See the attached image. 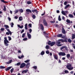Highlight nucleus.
I'll list each match as a JSON object with an SVG mask.
<instances>
[{"label":"nucleus","instance_id":"nucleus-4","mask_svg":"<svg viewBox=\"0 0 75 75\" xmlns=\"http://www.w3.org/2000/svg\"><path fill=\"white\" fill-rule=\"evenodd\" d=\"M4 27H5V29L7 30V31H8V33H9L11 35L12 33L11 31H10V30L8 29L9 28V27H8V26L7 25H4Z\"/></svg>","mask_w":75,"mask_h":75},{"label":"nucleus","instance_id":"nucleus-59","mask_svg":"<svg viewBox=\"0 0 75 75\" xmlns=\"http://www.w3.org/2000/svg\"><path fill=\"white\" fill-rule=\"evenodd\" d=\"M9 33V32H6V34H7V35H10V33Z\"/></svg>","mask_w":75,"mask_h":75},{"label":"nucleus","instance_id":"nucleus-8","mask_svg":"<svg viewBox=\"0 0 75 75\" xmlns=\"http://www.w3.org/2000/svg\"><path fill=\"white\" fill-rule=\"evenodd\" d=\"M27 35L29 39H31V35L28 32L27 33Z\"/></svg>","mask_w":75,"mask_h":75},{"label":"nucleus","instance_id":"nucleus-32","mask_svg":"<svg viewBox=\"0 0 75 75\" xmlns=\"http://www.w3.org/2000/svg\"><path fill=\"white\" fill-rule=\"evenodd\" d=\"M64 72L65 74H68V73H69V71H68L67 70H65Z\"/></svg>","mask_w":75,"mask_h":75},{"label":"nucleus","instance_id":"nucleus-51","mask_svg":"<svg viewBox=\"0 0 75 75\" xmlns=\"http://www.w3.org/2000/svg\"><path fill=\"white\" fill-rule=\"evenodd\" d=\"M64 48L66 50H67V51H68V48H67V47L65 46Z\"/></svg>","mask_w":75,"mask_h":75},{"label":"nucleus","instance_id":"nucleus-39","mask_svg":"<svg viewBox=\"0 0 75 75\" xmlns=\"http://www.w3.org/2000/svg\"><path fill=\"white\" fill-rule=\"evenodd\" d=\"M64 48H65V46H63L60 47V50H63V49H64Z\"/></svg>","mask_w":75,"mask_h":75},{"label":"nucleus","instance_id":"nucleus-61","mask_svg":"<svg viewBox=\"0 0 75 75\" xmlns=\"http://www.w3.org/2000/svg\"><path fill=\"white\" fill-rule=\"evenodd\" d=\"M45 37H46V38H48V36H46V35H45Z\"/></svg>","mask_w":75,"mask_h":75},{"label":"nucleus","instance_id":"nucleus-24","mask_svg":"<svg viewBox=\"0 0 75 75\" xmlns=\"http://www.w3.org/2000/svg\"><path fill=\"white\" fill-rule=\"evenodd\" d=\"M72 39L73 40V39H74V38H75V35L74 34H72Z\"/></svg>","mask_w":75,"mask_h":75},{"label":"nucleus","instance_id":"nucleus-13","mask_svg":"<svg viewBox=\"0 0 75 75\" xmlns=\"http://www.w3.org/2000/svg\"><path fill=\"white\" fill-rule=\"evenodd\" d=\"M30 63H27L26 65V67L27 68H29V67H30Z\"/></svg>","mask_w":75,"mask_h":75},{"label":"nucleus","instance_id":"nucleus-18","mask_svg":"<svg viewBox=\"0 0 75 75\" xmlns=\"http://www.w3.org/2000/svg\"><path fill=\"white\" fill-rule=\"evenodd\" d=\"M28 70H23L22 72V74H24V73H27V72H28Z\"/></svg>","mask_w":75,"mask_h":75},{"label":"nucleus","instance_id":"nucleus-46","mask_svg":"<svg viewBox=\"0 0 75 75\" xmlns=\"http://www.w3.org/2000/svg\"><path fill=\"white\" fill-rule=\"evenodd\" d=\"M33 68L35 69H37V66H34L33 67Z\"/></svg>","mask_w":75,"mask_h":75},{"label":"nucleus","instance_id":"nucleus-21","mask_svg":"<svg viewBox=\"0 0 75 75\" xmlns=\"http://www.w3.org/2000/svg\"><path fill=\"white\" fill-rule=\"evenodd\" d=\"M40 26L41 27V29L42 30H44V26H43V25H42V24H40Z\"/></svg>","mask_w":75,"mask_h":75},{"label":"nucleus","instance_id":"nucleus-44","mask_svg":"<svg viewBox=\"0 0 75 75\" xmlns=\"http://www.w3.org/2000/svg\"><path fill=\"white\" fill-rule=\"evenodd\" d=\"M27 3L28 4H31V1H28L27 2Z\"/></svg>","mask_w":75,"mask_h":75},{"label":"nucleus","instance_id":"nucleus-15","mask_svg":"<svg viewBox=\"0 0 75 75\" xmlns=\"http://www.w3.org/2000/svg\"><path fill=\"white\" fill-rule=\"evenodd\" d=\"M71 6H70L69 4H68V5H67L64 8L65 9H67V8H68V7H71Z\"/></svg>","mask_w":75,"mask_h":75},{"label":"nucleus","instance_id":"nucleus-22","mask_svg":"<svg viewBox=\"0 0 75 75\" xmlns=\"http://www.w3.org/2000/svg\"><path fill=\"white\" fill-rule=\"evenodd\" d=\"M24 55H23L21 56V57L20 56H18V58H19V59H21L22 58H24Z\"/></svg>","mask_w":75,"mask_h":75},{"label":"nucleus","instance_id":"nucleus-53","mask_svg":"<svg viewBox=\"0 0 75 75\" xmlns=\"http://www.w3.org/2000/svg\"><path fill=\"white\" fill-rule=\"evenodd\" d=\"M24 32V29H23L21 31V34H22V33H23V32Z\"/></svg>","mask_w":75,"mask_h":75},{"label":"nucleus","instance_id":"nucleus-12","mask_svg":"<svg viewBox=\"0 0 75 75\" xmlns=\"http://www.w3.org/2000/svg\"><path fill=\"white\" fill-rule=\"evenodd\" d=\"M62 31L63 34H65L66 33L65 30H64V28H62Z\"/></svg>","mask_w":75,"mask_h":75},{"label":"nucleus","instance_id":"nucleus-25","mask_svg":"<svg viewBox=\"0 0 75 75\" xmlns=\"http://www.w3.org/2000/svg\"><path fill=\"white\" fill-rule=\"evenodd\" d=\"M11 68V67H8L6 70V71H8V70H9V69H10Z\"/></svg>","mask_w":75,"mask_h":75},{"label":"nucleus","instance_id":"nucleus-19","mask_svg":"<svg viewBox=\"0 0 75 75\" xmlns=\"http://www.w3.org/2000/svg\"><path fill=\"white\" fill-rule=\"evenodd\" d=\"M26 12H28L29 13H31V11L30 9H27L26 10Z\"/></svg>","mask_w":75,"mask_h":75},{"label":"nucleus","instance_id":"nucleus-55","mask_svg":"<svg viewBox=\"0 0 75 75\" xmlns=\"http://www.w3.org/2000/svg\"><path fill=\"white\" fill-rule=\"evenodd\" d=\"M29 31L30 33H31V32H32V30L31 29H29Z\"/></svg>","mask_w":75,"mask_h":75},{"label":"nucleus","instance_id":"nucleus-30","mask_svg":"<svg viewBox=\"0 0 75 75\" xmlns=\"http://www.w3.org/2000/svg\"><path fill=\"white\" fill-rule=\"evenodd\" d=\"M5 68V67L3 66H0V69H4V68Z\"/></svg>","mask_w":75,"mask_h":75},{"label":"nucleus","instance_id":"nucleus-5","mask_svg":"<svg viewBox=\"0 0 75 75\" xmlns=\"http://www.w3.org/2000/svg\"><path fill=\"white\" fill-rule=\"evenodd\" d=\"M48 45H50L51 47H52L55 45V42H51V41H49V42H48Z\"/></svg>","mask_w":75,"mask_h":75},{"label":"nucleus","instance_id":"nucleus-47","mask_svg":"<svg viewBox=\"0 0 75 75\" xmlns=\"http://www.w3.org/2000/svg\"><path fill=\"white\" fill-rule=\"evenodd\" d=\"M21 64V63L18 62L17 63V65L18 66H19V65H20Z\"/></svg>","mask_w":75,"mask_h":75},{"label":"nucleus","instance_id":"nucleus-54","mask_svg":"<svg viewBox=\"0 0 75 75\" xmlns=\"http://www.w3.org/2000/svg\"><path fill=\"white\" fill-rule=\"evenodd\" d=\"M1 31H4V28H1Z\"/></svg>","mask_w":75,"mask_h":75},{"label":"nucleus","instance_id":"nucleus-33","mask_svg":"<svg viewBox=\"0 0 75 75\" xmlns=\"http://www.w3.org/2000/svg\"><path fill=\"white\" fill-rule=\"evenodd\" d=\"M25 36V33H24L22 34V38H24V37Z\"/></svg>","mask_w":75,"mask_h":75},{"label":"nucleus","instance_id":"nucleus-20","mask_svg":"<svg viewBox=\"0 0 75 75\" xmlns=\"http://www.w3.org/2000/svg\"><path fill=\"white\" fill-rule=\"evenodd\" d=\"M12 62V60H9L8 62H6V64H11Z\"/></svg>","mask_w":75,"mask_h":75},{"label":"nucleus","instance_id":"nucleus-64","mask_svg":"<svg viewBox=\"0 0 75 75\" xmlns=\"http://www.w3.org/2000/svg\"><path fill=\"white\" fill-rule=\"evenodd\" d=\"M25 30H27V26H25Z\"/></svg>","mask_w":75,"mask_h":75},{"label":"nucleus","instance_id":"nucleus-52","mask_svg":"<svg viewBox=\"0 0 75 75\" xmlns=\"http://www.w3.org/2000/svg\"><path fill=\"white\" fill-rule=\"evenodd\" d=\"M1 2H3V3H6V2L4 0H1Z\"/></svg>","mask_w":75,"mask_h":75},{"label":"nucleus","instance_id":"nucleus-49","mask_svg":"<svg viewBox=\"0 0 75 75\" xmlns=\"http://www.w3.org/2000/svg\"><path fill=\"white\" fill-rule=\"evenodd\" d=\"M67 3H68V2H67V1H65L64 3V5H66V4H67Z\"/></svg>","mask_w":75,"mask_h":75},{"label":"nucleus","instance_id":"nucleus-10","mask_svg":"<svg viewBox=\"0 0 75 75\" xmlns=\"http://www.w3.org/2000/svg\"><path fill=\"white\" fill-rule=\"evenodd\" d=\"M43 23L45 25H46V26H47V22L45 19L43 20Z\"/></svg>","mask_w":75,"mask_h":75},{"label":"nucleus","instance_id":"nucleus-2","mask_svg":"<svg viewBox=\"0 0 75 75\" xmlns=\"http://www.w3.org/2000/svg\"><path fill=\"white\" fill-rule=\"evenodd\" d=\"M4 43L5 44V45L6 46V47H7L8 46V43H10L8 41V40H7V37H5L4 38Z\"/></svg>","mask_w":75,"mask_h":75},{"label":"nucleus","instance_id":"nucleus-62","mask_svg":"<svg viewBox=\"0 0 75 75\" xmlns=\"http://www.w3.org/2000/svg\"><path fill=\"white\" fill-rule=\"evenodd\" d=\"M57 13H59V10H57Z\"/></svg>","mask_w":75,"mask_h":75},{"label":"nucleus","instance_id":"nucleus-14","mask_svg":"<svg viewBox=\"0 0 75 75\" xmlns=\"http://www.w3.org/2000/svg\"><path fill=\"white\" fill-rule=\"evenodd\" d=\"M62 14H63V15H64V16H66V13H65V11H62Z\"/></svg>","mask_w":75,"mask_h":75},{"label":"nucleus","instance_id":"nucleus-17","mask_svg":"<svg viewBox=\"0 0 75 75\" xmlns=\"http://www.w3.org/2000/svg\"><path fill=\"white\" fill-rule=\"evenodd\" d=\"M32 11L33 13H34V12H35L36 13H38V12L37 11V10H32Z\"/></svg>","mask_w":75,"mask_h":75},{"label":"nucleus","instance_id":"nucleus-6","mask_svg":"<svg viewBox=\"0 0 75 75\" xmlns=\"http://www.w3.org/2000/svg\"><path fill=\"white\" fill-rule=\"evenodd\" d=\"M26 65V64L24 63H23L21 64V65L20 66V68H24V67H25V66Z\"/></svg>","mask_w":75,"mask_h":75},{"label":"nucleus","instance_id":"nucleus-38","mask_svg":"<svg viewBox=\"0 0 75 75\" xmlns=\"http://www.w3.org/2000/svg\"><path fill=\"white\" fill-rule=\"evenodd\" d=\"M68 42H72V41L70 39H69L68 40Z\"/></svg>","mask_w":75,"mask_h":75},{"label":"nucleus","instance_id":"nucleus-36","mask_svg":"<svg viewBox=\"0 0 75 75\" xmlns=\"http://www.w3.org/2000/svg\"><path fill=\"white\" fill-rule=\"evenodd\" d=\"M29 61L30 60H27L25 61L24 62H25V63H27V62H29Z\"/></svg>","mask_w":75,"mask_h":75},{"label":"nucleus","instance_id":"nucleus-41","mask_svg":"<svg viewBox=\"0 0 75 75\" xmlns=\"http://www.w3.org/2000/svg\"><path fill=\"white\" fill-rule=\"evenodd\" d=\"M50 48V47L48 45H46V49H49Z\"/></svg>","mask_w":75,"mask_h":75},{"label":"nucleus","instance_id":"nucleus-28","mask_svg":"<svg viewBox=\"0 0 75 75\" xmlns=\"http://www.w3.org/2000/svg\"><path fill=\"white\" fill-rule=\"evenodd\" d=\"M45 54V52L44 51H42L41 53V54L42 55H44Z\"/></svg>","mask_w":75,"mask_h":75},{"label":"nucleus","instance_id":"nucleus-35","mask_svg":"<svg viewBox=\"0 0 75 75\" xmlns=\"http://www.w3.org/2000/svg\"><path fill=\"white\" fill-rule=\"evenodd\" d=\"M14 12H15L14 13V14H16V13H18V10H17L16 11H14Z\"/></svg>","mask_w":75,"mask_h":75},{"label":"nucleus","instance_id":"nucleus-29","mask_svg":"<svg viewBox=\"0 0 75 75\" xmlns=\"http://www.w3.org/2000/svg\"><path fill=\"white\" fill-rule=\"evenodd\" d=\"M70 57V54H67V58L68 59H69V58Z\"/></svg>","mask_w":75,"mask_h":75},{"label":"nucleus","instance_id":"nucleus-9","mask_svg":"<svg viewBox=\"0 0 75 75\" xmlns=\"http://www.w3.org/2000/svg\"><path fill=\"white\" fill-rule=\"evenodd\" d=\"M53 56L54 57V59H56L57 60L58 59V56L57 55L54 54Z\"/></svg>","mask_w":75,"mask_h":75},{"label":"nucleus","instance_id":"nucleus-56","mask_svg":"<svg viewBox=\"0 0 75 75\" xmlns=\"http://www.w3.org/2000/svg\"><path fill=\"white\" fill-rule=\"evenodd\" d=\"M8 20L9 21H11V18L9 17L8 18Z\"/></svg>","mask_w":75,"mask_h":75},{"label":"nucleus","instance_id":"nucleus-31","mask_svg":"<svg viewBox=\"0 0 75 75\" xmlns=\"http://www.w3.org/2000/svg\"><path fill=\"white\" fill-rule=\"evenodd\" d=\"M58 20L59 21H61V17L60 15H59L58 17Z\"/></svg>","mask_w":75,"mask_h":75},{"label":"nucleus","instance_id":"nucleus-42","mask_svg":"<svg viewBox=\"0 0 75 75\" xmlns=\"http://www.w3.org/2000/svg\"><path fill=\"white\" fill-rule=\"evenodd\" d=\"M20 12H21V13H23V10L22 9H21L19 10Z\"/></svg>","mask_w":75,"mask_h":75},{"label":"nucleus","instance_id":"nucleus-34","mask_svg":"<svg viewBox=\"0 0 75 75\" xmlns=\"http://www.w3.org/2000/svg\"><path fill=\"white\" fill-rule=\"evenodd\" d=\"M8 40L9 41H11V37L8 36Z\"/></svg>","mask_w":75,"mask_h":75},{"label":"nucleus","instance_id":"nucleus-7","mask_svg":"<svg viewBox=\"0 0 75 75\" xmlns=\"http://www.w3.org/2000/svg\"><path fill=\"white\" fill-rule=\"evenodd\" d=\"M58 54L59 55L61 56H65V55H66L65 53L63 52H60L58 53Z\"/></svg>","mask_w":75,"mask_h":75},{"label":"nucleus","instance_id":"nucleus-58","mask_svg":"<svg viewBox=\"0 0 75 75\" xmlns=\"http://www.w3.org/2000/svg\"><path fill=\"white\" fill-rule=\"evenodd\" d=\"M30 27H31V24H29L28 25Z\"/></svg>","mask_w":75,"mask_h":75},{"label":"nucleus","instance_id":"nucleus-37","mask_svg":"<svg viewBox=\"0 0 75 75\" xmlns=\"http://www.w3.org/2000/svg\"><path fill=\"white\" fill-rule=\"evenodd\" d=\"M6 6H4V8L3 9L4 11H6Z\"/></svg>","mask_w":75,"mask_h":75},{"label":"nucleus","instance_id":"nucleus-3","mask_svg":"<svg viewBox=\"0 0 75 75\" xmlns=\"http://www.w3.org/2000/svg\"><path fill=\"white\" fill-rule=\"evenodd\" d=\"M72 65L70 63H68L66 66V68H67L69 70H72L73 69H74L73 67H71Z\"/></svg>","mask_w":75,"mask_h":75},{"label":"nucleus","instance_id":"nucleus-23","mask_svg":"<svg viewBox=\"0 0 75 75\" xmlns=\"http://www.w3.org/2000/svg\"><path fill=\"white\" fill-rule=\"evenodd\" d=\"M62 36V34H59L57 35V37H61Z\"/></svg>","mask_w":75,"mask_h":75},{"label":"nucleus","instance_id":"nucleus-45","mask_svg":"<svg viewBox=\"0 0 75 75\" xmlns=\"http://www.w3.org/2000/svg\"><path fill=\"white\" fill-rule=\"evenodd\" d=\"M13 71H14V69L13 68L11 70V73H13Z\"/></svg>","mask_w":75,"mask_h":75},{"label":"nucleus","instance_id":"nucleus-1","mask_svg":"<svg viewBox=\"0 0 75 75\" xmlns=\"http://www.w3.org/2000/svg\"><path fill=\"white\" fill-rule=\"evenodd\" d=\"M59 41H61V42H67V40H64L63 39L59 40L58 41H57L56 42L57 46H58L59 47H60L61 45L60 44H61V42Z\"/></svg>","mask_w":75,"mask_h":75},{"label":"nucleus","instance_id":"nucleus-48","mask_svg":"<svg viewBox=\"0 0 75 75\" xmlns=\"http://www.w3.org/2000/svg\"><path fill=\"white\" fill-rule=\"evenodd\" d=\"M46 54H49L50 52H49V51H48V50H47L46 51Z\"/></svg>","mask_w":75,"mask_h":75},{"label":"nucleus","instance_id":"nucleus-16","mask_svg":"<svg viewBox=\"0 0 75 75\" xmlns=\"http://www.w3.org/2000/svg\"><path fill=\"white\" fill-rule=\"evenodd\" d=\"M17 25L18 27L20 28H23V25H22L21 26L20 25Z\"/></svg>","mask_w":75,"mask_h":75},{"label":"nucleus","instance_id":"nucleus-63","mask_svg":"<svg viewBox=\"0 0 75 75\" xmlns=\"http://www.w3.org/2000/svg\"><path fill=\"white\" fill-rule=\"evenodd\" d=\"M59 63H61V61L60 60H59Z\"/></svg>","mask_w":75,"mask_h":75},{"label":"nucleus","instance_id":"nucleus-27","mask_svg":"<svg viewBox=\"0 0 75 75\" xmlns=\"http://www.w3.org/2000/svg\"><path fill=\"white\" fill-rule=\"evenodd\" d=\"M69 16L70 18H73L74 17V16L72 15L71 14L69 15Z\"/></svg>","mask_w":75,"mask_h":75},{"label":"nucleus","instance_id":"nucleus-40","mask_svg":"<svg viewBox=\"0 0 75 75\" xmlns=\"http://www.w3.org/2000/svg\"><path fill=\"white\" fill-rule=\"evenodd\" d=\"M32 18L33 19H35V16L34 15H33L32 16Z\"/></svg>","mask_w":75,"mask_h":75},{"label":"nucleus","instance_id":"nucleus-50","mask_svg":"<svg viewBox=\"0 0 75 75\" xmlns=\"http://www.w3.org/2000/svg\"><path fill=\"white\" fill-rule=\"evenodd\" d=\"M27 40V38H25L23 39V41H26Z\"/></svg>","mask_w":75,"mask_h":75},{"label":"nucleus","instance_id":"nucleus-43","mask_svg":"<svg viewBox=\"0 0 75 75\" xmlns=\"http://www.w3.org/2000/svg\"><path fill=\"white\" fill-rule=\"evenodd\" d=\"M13 25H14V23H13L12 22L11 23V27H13Z\"/></svg>","mask_w":75,"mask_h":75},{"label":"nucleus","instance_id":"nucleus-60","mask_svg":"<svg viewBox=\"0 0 75 75\" xmlns=\"http://www.w3.org/2000/svg\"><path fill=\"white\" fill-rule=\"evenodd\" d=\"M1 57H2V59H5V57H3V56H1Z\"/></svg>","mask_w":75,"mask_h":75},{"label":"nucleus","instance_id":"nucleus-11","mask_svg":"<svg viewBox=\"0 0 75 75\" xmlns=\"http://www.w3.org/2000/svg\"><path fill=\"white\" fill-rule=\"evenodd\" d=\"M66 22H67V23L69 24L70 23H72V21H70L68 19H67V20H66Z\"/></svg>","mask_w":75,"mask_h":75},{"label":"nucleus","instance_id":"nucleus-57","mask_svg":"<svg viewBox=\"0 0 75 75\" xmlns=\"http://www.w3.org/2000/svg\"><path fill=\"white\" fill-rule=\"evenodd\" d=\"M65 17H64V16H62V20H64V19H65Z\"/></svg>","mask_w":75,"mask_h":75},{"label":"nucleus","instance_id":"nucleus-26","mask_svg":"<svg viewBox=\"0 0 75 75\" xmlns=\"http://www.w3.org/2000/svg\"><path fill=\"white\" fill-rule=\"evenodd\" d=\"M19 21H22L23 20V18L21 16H20L19 18Z\"/></svg>","mask_w":75,"mask_h":75}]
</instances>
